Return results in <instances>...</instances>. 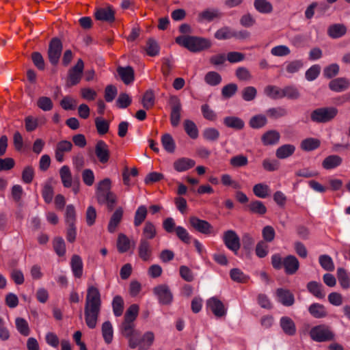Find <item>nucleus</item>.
<instances>
[{
	"label": "nucleus",
	"instance_id": "nucleus-1",
	"mask_svg": "<svg viewBox=\"0 0 350 350\" xmlns=\"http://www.w3.org/2000/svg\"><path fill=\"white\" fill-rule=\"evenodd\" d=\"M101 308L100 293L96 287L89 286L85 304V320L87 326L94 329L96 326Z\"/></svg>",
	"mask_w": 350,
	"mask_h": 350
},
{
	"label": "nucleus",
	"instance_id": "nucleus-2",
	"mask_svg": "<svg viewBox=\"0 0 350 350\" xmlns=\"http://www.w3.org/2000/svg\"><path fill=\"white\" fill-rule=\"evenodd\" d=\"M111 181L106 178L98 183L96 196L99 204H107L111 211L116 203V196L111 191Z\"/></svg>",
	"mask_w": 350,
	"mask_h": 350
},
{
	"label": "nucleus",
	"instance_id": "nucleus-3",
	"mask_svg": "<svg viewBox=\"0 0 350 350\" xmlns=\"http://www.w3.org/2000/svg\"><path fill=\"white\" fill-rule=\"evenodd\" d=\"M176 42L194 53L208 49L211 46L208 39L191 36H178L176 38Z\"/></svg>",
	"mask_w": 350,
	"mask_h": 350
},
{
	"label": "nucleus",
	"instance_id": "nucleus-4",
	"mask_svg": "<svg viewBox=\"0 0 350 350\" xmlns=\"http://www.w3.org/2000/svg\"><path fill=\"white\" fill-rule=\"evenodd\" d=\"M338 109L334 107H320L313 110L310 119L315 123H327L332 121L338 114Z\"/></svg>",
	"mask_w": 350,
	"mask_h": 350
},
{
	"label": "nucleus",
	"instance_id": "nucleus-5",
	"mask_svg": "<svg viewBox=\"0 0 350 350\" xmlns=\"http://www.w3.org/2000/svg\"><path fill=\"white\" fill-rule=\"evenodd\" d=\"M310 336L313 340L319 342L332 340L335 336L329 328L324 325L312 327L310 331Z\"/></svg>",
	"mask_w": 350,
	"mask_h": 350
},
{
	"label": "nucleus",
	"instance_id": "nucleus-6",
	"mask_svg": "<svg viewBox=\"0 0 350 350\" xmlns=\"http://www.w3.org/2000/svg\"><path fill=\"white\" fill-rule=\"evenodd\" d=\"M168 104L171 108L170 122L172 126L176 127L180 121L182 103L180 99L175 95L170 96Z\"/></svg>",
	"mask_w": 350,
	"mask_h": 350
},
{
	"label": "nucleus",
	"instance_id": "nucleus-7",
	"mask_svg": "<svg viewBox=\"0 0 350 350\" xmlns=\"http://www.w3.org/2000/svg\"><path fill=\"white\" fill-rule=\"evenodd\" d=\"M62 49V42L58 38H53L51 40L47 55L49 61L52 65L56 66L59 63Z\"/></svg>",
	"mask_w": 350,
	"mask_h": 350
},
{
	"label": "nucleus",
	"instance_id": "nucleus-8",
	"mask_svg": "<svg viewBox=\"0 0 350 350\" xmlns=\"http://www.w3.org/2000/svg\"><path fill=\"white\" fill-rule=\"evenodd\" d=\"M154 294L157 297L159 304L170 305L173 300V295L166 284H160L153 288Z\"/></svg>",
	"mask_w": 350,
	"mask_h": 350
},
{
	"label": "nucleus",
	"instance_id": "nucleus-9",
	"mask_svg": "<svg viewBox=\"0 0 350 350\" xmlns=\"http://www.w3.org/2000/svg\"><path fill=\"white\" fill-rule=\"evenodd\" d=\"M223 239L226 246L234 252V254H237L241 244L240 239L236 232L232 230L226 231L224 234Z\"/></svg>",
	"mask_w": 350,
	"mask_h": 350
},
{
	"label": "nucleus",
	"instance_id": "nucleus-10",
	"mask_svg": "<svg viewBox=\"0 0 350 350\" xmlns=\"http://www.w3.org/2000/svg\"><path fill=\"white\" fill-rule=\"evenodd\" d=\"M189 223L192 228L202 234H210L213 232V228L209 222L196 216L189 218Z\"/></svg>",
	"mask_w": 350,
	"mask_h": 350
},
{
	"label": "nucleus",
	"instance_id": "nucleus-11",
	"mask_svg": "<svg viewBox=\"0 0 350 350\" xmlns=\"http://www.w3.org/2000/svg\"><path fill=\"white\" fill-rule=\"evenodd\" d=\"M83 69V61L81 59H79L77 64L68 71V79L70 85H75L79 83L82 77Z\"/></svg>",
	"mask_w": 350,
	"mask_h": 350
},
{
	"label": "nucleus",
	"instance_id": "nucleus-12",
	"mask_svg": "<svg viewBox=\"0 0 350 350\" xmlns=\"http://www.w3.org/2000/svg\"><path fill=\"white\" fill-rule=\"evenodd\" d=\"M206 306L217 318L222 317L226 314V309L224 304L216 297L208 299L206 301Z\"/></svg>",
	"mask_w": 350,
	"mask_h": 350
},
{
	"label": "nucleus",
	"instance_id": "nucleus-13",
	"mask_svg": "<svg viewBox=\"0 0 350 350\" xmlns=\"http://www.w3.org/2000/svg\"><path fill=\"white\" fill-rule=\"evenodd\" d=\"M95 154L100 163H107L110 158L108 145L103 140H98L95 145Z\"/></svg>",
	"mask_w": 350,
	"mask_h": 350
},
{
	"label": "nucleus",
	"instance_id": "nucleus-14",
	"mask_svg": "<svg viewBox=\"0 0 350 350\" xmlns=\"http://www.w3.org/2000/svg\"><path fill=\"white\" fill-rule=\"evenodd\" d=\"M276 296L278 301L284 306H291L295 303L294 295L288 290L280 288L276 290Z\"/></svg>",
	"mask_w": 350,
	"mask_h": 350
},
{
	"label": "nucleus",
	"instance_id": "nucleus-15",
	"mask_svg": "<svg viewBox=\"0 0 350 350\" xmlns=\"http://www.w3.org/2000/svg\"><path fill=\"white\" fill-rule=\"evenodd\" d=\"M96 20L112 23L115 21V12L111 6L98 8L94 13Z\"/></svg>",
	"mask_w": 350,
	"mask_h": 350
},
{
	"label": "nucleus",
	"instance_id": "nucleus-16",
	"mask_svg": "<svg viewBox=\"0 0 350 350\" xmlns=\"http://www.w3.org/2000/svg\"><path fill=\"white\" fill-rule=\"evenodd\" d=\"M117 72L125 85L132 83L135 79L134 69L130 66L125 67L118 66L117 68Z\"/></svg>",
	"mask_w": 350,
	"mask_h": 350
},
{
	"label": "nucleus",
	"instance_id": "nucleus-17",
	"mask_svg": "<svg viewBox=\"0 0 350 350\" xmlns=\"http://www.w3.org/2000/svg\"><path fill=\"white\" fill-rule=\"evenodd\" d=\"M283 267L288 275L295 273L299 267L298 259L293 255H288L283 260Z\"/></svg>",
	"mask_w": 350,
	"mask_h": 350
},
{
	"label": "nucleus",
	"instance_id": "nucleus-18",
	"mask_svg": "<svg viewBox=\"0 0 350 350\" xmlns=\"http://www.w3.org/2000/svg\"><path fill=\"white\" fill-rule=\"evenodd\" d=\"M280 325L283 332L288 336L295 335L297 328L295 322L288 317L284 316L280 319Z\"/></svg>",
	"mask_w": 350,
	"mask_h": 350
},
{
	"label": "nucleus",
	"instance_id": "nucleus-19",
	"mask_svg": "<svg viewBox=\"0 0 350 350\" xmlns=\"http://www.w3.org/2000/svg\"><path fill=\"white\" fill-rule=\"evenodd\" d=\"M70 265L73 275L76 278H81L83 272L82 258L79 255L74 254L70 259Z\"/></svg>",
	"mask_w": 350,
	"mask_h": 350
},
{
	"label": "nucleus",
	"instance_id": "nucleus-20",
	"mask_svg": "<svg viewBox=\"0 0 350 350\" xmlns=\"http://www.w3.org/2000/svg\"><path fill=\"white\" fill-rule=\"evenodd\" d=\"M349 81L345 77H338L332 80L329 83V88L336 92H341L349 88Z\"/></svg>",
	"mask_w": 350,
	"mask_h": 350
},
{
	"label": "nucleus",
	"instance_id": "nucleus-21",
	"mask_svg": "<svg viewBox=\"0 0 350 350\" xmlns=\"http://www.w3.org/2000/svg\"><path fill=\"white\" fill-rule=\"evenodd\" d=\"M138 254L144 261H148L152 254V248L150 243L146 239H141L138 247Z\"/></svg>",
	"mask_w": 350,
	"mask_h": 350
},
{
	"label": "nucleus",
	"instance_id": "nucleus-22",
	"mask_svg": "<svg viewBox=\"0 0 350 350\" xmlns=\"http://www.w3.org/2000/svg\"><path fill=\"white\" fill-rule=\"evenodd\" d=\"M222 14L218 9H206L198 14V21L200 23L211 22L215 18H220Z\"/></svg>",
	"mask_w": 350,
	"mask_h": 350
},
{
	"label": "nucleus",
	"instance_id": "nucleus-23",
	"mask_svg": "<svg viewBox=\"0 0 350 350\" xmlns=\"http://www.w3.org/2000/svg\"><path fill=\"white\" fill-rule=\"evenodd\" d=\"M195 165L196 162L194 160L189 158L182 157L176 160L174 162L173 166L176 171L181 172L192 168Z\"/></svg>",
	"mask_w": 350,
	"mask_h": 350
},
{
	"label": "nucleus",
	"instance_id": "nucleus-24",
	"mask_svg": "<svg viewBox=\"0 0 350 350\" xmlns=\"http://www.w3.org/2000/svg\"><path fill=\"white\" fill-rule=\"evenodd\" d=\"M347 31V27L344 24L336 23L328 27L327 35L333 39H337L345 36Z\"/></svg>",
	"mask_w": 350,
	"mask_h": 350
},
{
	"label": "nucleus",
	"instance_id": "nucleus-25",
	"mask_svg": "<svg viewBox=\"0 0 350 350\" xmlns=\"http://www.w3.org/2000/svg\"><path fill=\"white\" fill-rule=\"evenodd\" d=\"M307 290L314 297L318 299H324L325 297V292L323 291V286L322 284L316 281H311L307 284Z\"/></svg>",
	"mask_w": 350,
	"mask_h": 350
},
{
	"label": "nucleus",
	"instance_id": "nucleus-26",
	"mask_svg": "<svg viewBox=\"0 0 350 350\" xmlns=\"http://www.w3.org/2000/svg\"><path fill=\"white\" fill-rule=\"evenodd\" d=\"M122 217L123 209L122 207H119L114 211V213H113L110 218L107 226V230L110 233H113L116 231L117 226L122 221Z\"/></svg>",
	"mask_w": 350,
	"mask_h": 350
},
{
	"label": "nucleus",
	"instance_id": "nucleus-27",
	"mask_svg": "<svg viewBox=\"0 0 350 350\" xmlns=\"http://www.w3.org/2000/svg\"><path fill=\"white\" fill-rule=\"evenodd\" d=\"M308 312L311 316L316 319H323L327 316L326 308L319 303L312 304L308 308Z\"/></svg>",
	"mask_w": 350,
	"mask_h": 350
},
{
	"label": "nucleus",
	"instance_id": "nucleus-28",
	"mask_svg": "<svg viewBox=\"0 0 350 350\" xmlns=\"http://www.w3.org/2000/svg\"><path fill=\"white\" fill-rule=\"evenodd\" d=\"M223 122L226 126L237 131L243 129L245 126L244 121L237 116H226L224 118Z\"/></svg>",
	"mask_w": 350,
	"mask_h": 350
},
{
	"label": "nucleus",
	"instance_id": "nucleus-29",
	"mask_svg": "<svg viewBox=\"0 0 350 350\" xmlns=\"http://www.w3.org/2000/svg\"><path fill=\"white\" fill-rule=\"evenodd\" d=\"M295 151V146L293 144H284L275 151V156L280 159H285L292 156Z\"/></svg>",
	"mask_w": 350,
	"mask_h": 350
},
{
	"label": "nucleus",
	"instance_id": "nucleus-30",
	"mask_svg": "<svg viewBox=\"0 0 350 350\" xmlns=\"http://www.w3.org/2000/svg\"><path fill=\"white\" fill-rule=\"evenodd\" d=\"M342 159L336 154L329 155L325 158L322 162V166L325 170H332L340 165Z\"/></svg>",
	"mask_w": 350,
	"mask_h": 350
},
{
	"label": "nucleus",
	"instance_id": "nucleus-31",
	"mask_svg": "<svg viewBox=\"0 0 350 350\" xmlns=\"http://www.w3.org/2000/svg\"><path fill=\"white\" fill-rule=\"evenodd\" d=\"M266 114L269 118L276 120L288 116V111L284 107L279 106L268 109Z\"/></svg>",
	"mask_w": 350,
	"mask_h": 350
},
{
	"label": "nucleus",
	"instance_id": "nucleus-32",
	"mask_svg": "<svg viewBox=\"0 0 350 350\" xmlns=\"http://www.w3.org/2000/svg\"><path fill=\"white\" fill-rule=\"evenodd\" d=\"M254 7L259 13L270 14L273 12V5L267 0H254Z\"/></svg>",
	"mask_w": 350,
	"mask_h": 350
},
{
	"label": "nucleus",
	"instance_id": "nucleus-33",
	"mask_svg": "<svg viewBox=\"0 0 350 350\" xmlns=\"http://www.w3.org/2000/svg\"><path fill=\"white\" fill-rule=\"evenodd\" d=\"M321 145L319 139L313 137H308L301 141V148L307 152L312 151L317 149Z\"/></svg>",
	"mask_w": 350,
	"mask_h": 350
},
{
	"label": "nucleus",
	"instance_id": "nucleus-34",
	"mask_svg": "<svg viewBox=\"0 0 350 350\" xmlns=\"http://www.w3.org/2000/svg\"><path fill=\"white\" fill-rule=\"evenodd\" d=\"M280 135L275 130L266 132L262 136V142L266 146L273 145L277 144L280 140Z\"/></svg>",
	"mask_w": 350,
	"mask_h": 350
},
{
	"label": "nucleus",
	"instance_id": "nucleus-35",
	"mask_svg": "<svg viewBox=\"0 0 350 350\" xmlns=\"http://www.w3.org/2000/svg\"><path fill=\"white\" fill-rule=\"evenodd\" d=\"M300 96L301 93L295 85H287L282 88V98H286L289 100H297Z\"/></svg>",
	"mask_w": 350,
	"mask_h": 350
},
{
	"label": "nucleus",
	"instance_id": "nucleus-36",
	"mask_svg": "<svg viewBox=\"0 0 350 350\" xmlns=\"http://www.w3.org/2000/svg\"><path fill=\"white\" fill-rule=\"evenodd\" d=\"M247 207L250 213L259 215H265L267 211L265 205L260 200H254L250 202Z\"/></svg>",
	"mask_w": 350,
	"mask_h": 350
},
{
	"label": "nucleus",
	"instance_id": "nucleus-37",
	"mask_svg": "<svg viewBox=\"0 0 350 350\" xmlns=\"http://www.w3.org/2000/svg\"><path fill=\"white\" fill-rule=\"evenodd\" d=\"M102 335L105 342L110 344L113 340V330L110 321H105L102 325Z\"/></svg>",
	"mask_w": 350,
	"mask_h": 350
},
{
	"label": "nucleus",
	"instance_id": "nucleus-38",
	"mask_svg": "<svg viewBox=\"0 0 350 350\" xmlns=\"http://www.w3.org/2000/svg\"><path fill=\"white\" fill-rule=\"evenodd\" d=\"M59 176L63 185L68 188L72 185V175L70 168L67 165L62 166L59 170Z\"/></svg>",
	"mask_w": 350,
	"mask_h": 350
},
{
	"label": "nucleus",
	"instance_id": "nucleus-39",
	"mask_svg": "<svg viewBox=\"0 0 350 350\" xmlns=\"http://www.w3.org/2000/svg\"><path fill=\"white\" fill-rule=\"evenodd\" d=\"M161 144L163 148L169 153H173L175 151V142L169 133H165L161 137Z\"/></svg>",
	"mask_w": 350,
	"mask_h": 350
},
{
	"label": "nucleus",
	"instance_id": "nucleus-40",
	"mask_svg": "<svg viewBox=\"0 0 350 350\" xmlns=\"http://www.w3.org/2000/svg\"><path fill=\"white\" fill-rule=\"evenodd\" d=\"M264 92L271 99L277 100L282 98V89L275 85H269L266 86Z\"/></svg>",
	"mask_w": 350,
	"mask_h": 350
},
{
	"label": "nucleus",
	"instance_id": "nucleus-41",
	"mask_svg": "<svg viewBox=\"0 0 350 350\" xmlns=\"http://www.w3.org/2000/svg\"><path fill=\"white\" fill-rule=\"evenodd\" d=\"M267 123V119L265 115L258 114L252 116L249 122L250 127L252 129H260L265 126Z\"/></svg>",
	"mask_w": 350,
	"mask_h": 350
},
{
	"label": "nucleus",
	"instance_id": "nucleus-42",
	"mask_svg": "<svg viewBox=\"0 0 350 350\" xmlns=\"http://www.w3.org/2000/svg\"><path fill=\"white\" fill-rule=\"evenodd\" d=\"M147 214L146 207L144 205L139 206L135 213L133 221L135 226H139L146 219Z\"/></svg>",
	"mask_w": 350,
	"mask_h": 350
},
{
	"label": "nucleus",
	"instance_id": "nucleus-43",
	"mask_svg": "<svg viewBox=\"0 0 350 350\" xmlns=\"http://www.w3.org/2000/svg\"><path fill=\"white\" fill-rule=\"evenodd\" d=\"M113 312L115 317H120L124 311V300L120 295H116L112 300Z\"/></svg>",
	"mask_w": 350,
	"mask_h": 350
},
{
	"label": "nucleus",
	"instance_id": "nucleus-44",
	"mask_svg": "<svg viewBox=\"0 0 350 350\" xmlns=\"http://www.w3.org/2000/svg\"><path fill=\"white\" fill-rule=\"evenodd\" d=\"M16 327L18 332L24 336H27L30 334V329L27 321L21 317H17L15 320Z\"/></svg>",
	"mask_w": 350,
	"mask_h": 350
},
{
	"label": "nucleus",
	"instance_id": "nucleus-45",
	"mask_svg": "<svg viewBox=\"0 0 350 350\" xmlns=\"http://www.w3.org/2000/svg\"><path fill=\"white\" fill-rule=\"evenodd\" d=\"M254 195L260 198H265L269 196L270 193L269 187L264 183H258L253 187Z\"/></svg>",
	"mask_w": 350,
	"mask_h": 350
},
{
	"label": "nucleus",
	"instance_id": "nucleus-46",
	"mask_svg": "<svg viewBox=\"0 0 350 350\" xmlns=\"http://www.w3.org/2000/svg\"><path fill=\"white\" fill-rule=\"evenodd\" d=\"M304 66V63L301 59H295L286 62L285 70L288 74H295L298 72Z\"/></svg>",
	"mask_w": 350,
	"mask_h": 350
},
{
	"label": "nucleus",
	"instance_id": "nucleus-47",
	"mask_svg": "<svg viewBox=\"0 0 350 350\" xmlns=\"http://www.w3.org/2000/svg\"><path fill=\"white\" fill-rule=\"evenodd\" d=\"M143 237L142 239H152L157 234L156 227L151 221H146L143 228Z\"/></svg>",
	"mask_w": 350,
	"mask_h": 350
},
{
	"label": "nucleus",
	"instance_id": "nucleus-48",
	"mask_svg": "<svg viewBox=\"0 0 350 350\" xmlns=\"http://www.w3.org/2000/svg\"><path fill=\"white\" fill-rule=\"evenodd\" d=\"M217 40H228L233 38V30L228 27L224 26L219 29L214 35Z\"/></svg>",
	"mask_w": 350,
	"mask_h": 350
},
{
	"label": "nucleus",
	"instance_id": "nucleus-49",
	"mask_svg": "<svg viewBox=\"0 0 350 350\" xmlns=\"http://www.w3.org/2000/svg\"><path fill=\"white\" fill-rule=\"evenodd\" d=\"M184 129L187 134L192 139H196L198 137V130L196 124L190 120H185L184 122Z\"/></svg>",
	"mask_w": 350,
	"mask_h": 350
},
{
	"label": "nucleus",
	"instance_id": "nucleus-50",
	"mask_svg": "<svg viewBox=\"0 0 350 350\" xmlns=\"http://www.w3.org/2000/svg\"><path fill=\"white\" fill-rule=\"evenodd\" d=\"M337 277L342 288L347 289L350 286V279L344 268L340 267L337 269Z\"/></svg>",
	"mask_w": 350,
	"mask_h": 350
},
{
	"label": "nucleus",
	"instance_id": "nucleus-51",
	"mask_svg": "<svg viewBox=\"0 0 350 350\" xmlns=\"http://www.w3.org/2000/svg\"><path fill=\"white\" fill-rule=\"evenodd\" d=\"M230 276L233 281L239 283H245L249 279L247 275H246L241 269L237 268H234L230 270Z\"/></svg>",
	"mask_w": 350,
	"mask_h": 350
},
{
	"label": "nucleus",
	"instance_id": "nucleus-52",
	"mask_svg": "<svg viewBox=\"0 0 350 350\" xmlns=\"http://www.w3.org/2000/svg\"><path fill=\"white\" fill-rule=\"evenodd\" d=\"M204 81L209 85L215 86L221 83V77L217 72L210 71L206 74Z\"/></svg>",
	"mask_w": 350,
	"mask_h": 350
},
{
	"label": "nucleus",
	"instance_id": "nucleus-53",
	"mask_svg": "<svg viewBox=\"0 0 350 350\" xmlns=\"http://www.w3.org/2000/svg\"><path fill=\"white\" fill-rule=\"evenodd\" d=\"M120 329L121 332V334L124 337H129L132 334H133L134 332H135L137 330L135 329V324L134 322H130L127 321H123L122 323Z\"/></svg>",
	"mask_w": 350,
	"mask_h": 350
},
{
	"label": "nucleus",
	"instance_id": "nucleus-54",
	"mask_svg": "<svg viewBox=\"0 0 350 350\" xmlns=\"http://www.w3.org/2000/svg\"><path fill=\"white\" fill-rule=\"evenodd\" d=\"M117 247L120 253L127 252L130 248V240L124 234H120L117 241Z\"/></svg>",
	"mask_w": 350,
	"mask_h": 350
},
{
	"label": "nucleus",
	"instance_id": "nucleus-55",
	"mask_svg": "<svg viewBox=\"0 0 350 350\" xmlns=\"http://www.w3.org/2000/svg\"><path fill=\"white\" fill-rule=\"evenodd\" d=\"M53 249L59 256H64L66 253V244L62 237H55L53 241Z\"/></svg>",
	"mask_w": 350,
	"mask_h": 350
},
{
	"label": "nucleus",
	"instance_id": "nucleus-56",
	"mask_svg": "<svg viewBox=\"0 0 350 350\" xmlns=\"http://www.w3.org/2000/svg\"><path fill=\"white\" fill-rule=\"evenodd\" d=\"M146 51L149 56L154 57L159 53V46L153 38H149L146 42Z\"/></svg>",
	"mask_w": 350,
	"mask_h": 350
},
{
	"label": "nucleus",
	"instance_id": "nucleus-57",
	"mask_svg": "<svg viewBox=\"0 0 350 350\" xmlns=\"http://www.w3.org/2000/svg\"><path fill=\"white\" fill-rule=\"evenodd\" d=\"M95 126L99 135H105L109 131V123L100 117L96 118Z\"/></svg>",
	"mask_w": 350,
	"mask_h": 350
},
{
	"label": "nucleus",
	"instance_id": "nucleus-58",
	"mask_svg": "<svg viewBox=\"0 0 350 350\" xmlns=\"http://www.w3.org/2000/svg\"><path fill=\"white\" fill-rule=\"evenodd\" d=\"M139 312V306L137 304L131 305L128 309L126 310L124 317V321H127L130 322H134L136 319Z\"/></svg>",
	"mask_w": 350,
	"mask_h": 350
},
{
	"label": "nucleus",
	"instance_id": "nucleus-59",
	"mask_svg": "<svg viewBox=\"0 0 350 350\" xmlns=\"http://www.w3.org/2000/svg\"><path fill=\"white\" fill-rule=\"evenodd\" d=\"M319 263L323 269L328 271L334 270V265L332 258L326 254L321 255L319 258Z\"/></svg>",
	"mask_w": 350,
	"mask_h": 350
},
{
	"label": "nucleus",
	"instance_id": "nucleus-60",
	"mask_svg": "<svg viewBox=\"0 0 350 350\" xmlns=\"http://www.w3.org/2000/svg\"><path fill=\"white\" fill-rule=\"evenodd\" d=\"M42 195L46 203L49 204L52 202L54 196V191L53 187L50 183H46L44 184L42 191Z\"/></svg>",
	"mask_w": 350,
	"mask_h": 350
},
{
	"label": "nucleus",
	"instance_id": "nucleus-61",
	"mask_svg": "<svg viewBox=\"0 0 350 350\" xmlns=\"http://www.w3.org/2000/svg\"><path fill=\"white\" fill-rule=\"evenodd\" d=\"M38 107L44 111H49L53 109V104L49 97L41 96L37 101Z\"/></svg>",
	"mask_w": 350,
	"mask_h": 350
},
{
	"label": "nucleus",
	"instance_id": "nucleus-62",
	"mask_svg": "<svg viewBox=\"0 0 350 350\" xmlns=\"http://www.w3.org/2000/svg\"><path fill=\"white\" fill-rule=\"evenodd\" d=\"M320 72L321 66L318 64L313 65L306 70L305 73L306 79L308 81H314L319 77Z\"/></svg>",
	"mask_w": 350,
	"mask_h": 350
},
{
	"label": "nucleus",
	"instance_id": "nucleus-63",
	"mask_svg": "<svg viewBox=\"0 0 350 350\" xmlns=\"http://www.w3.org/2000/svg\"><path fill=\"white\" fill-rule=\"evenodd\" d=\"M143 107L149 109L151 108L154 104V95L152 90H148L145 92L142 100Z\"/></svg>",
	"mask_w": 350,
	"mask_h": 350
},
{
	"label": "nucleus",
	"instance_id": "nucleus-64",
	"mask_svg": "<svg viewBox=\"0 0 350 350\" xmlns=\"http://www.w3.org/2000/svg\"><path fill=\"white\" fill-rule=\"evenodd\" d=\"M39 125V120L38 118L31 116H28L25 118V126L27 132H32L35 131Z\"/></svg>",
	"mask_w": 350,
	"mask_h": 350
}]
</instances>
